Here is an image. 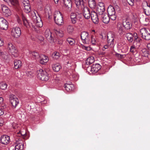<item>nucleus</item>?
Segmentation results:
<instances>
[{"label": "nucleus", "instance_id": "nucleus-40", "mask_svg": "<svg viewBox=\"0 0 150 150\" xmlns=\"http://www.w3.org/2000/svg\"><path fill=\"white\" fill-rule=\"evenodd\" d=\"M144 12L146 15L149 16L150 15V6L147 5L146 9L144 10Z\"/></svg>", "mask_w": 150, "mask_h": 150}, {"label": "nucleus", "instance_id": "nucleus-7", "mask_svg": "<svg viewBox=\"0 0 150 150\" xmlns=\"http://www.w3.org/2000/svg\"><path fill=\"white\" fill-rule=\"evenodd\" d=\"M91 36L88 32L83 31L81 33V38L84 44H87L90 42Z\"/></svg>", "mask_w": 150, "mask_h": 150}, {"label": "nucleus", "instance_id": "nucleus-3", "mask_svg": "<svg viewBox=\"0 0 150 150\" xmlns=\"http://www.w3.org/2000/svg\"><path fill=\"white\" fill-rule=\"evenodd\" d=\"M115 35L112 33H108L107 35V44L105 45L103 50L104 51L105 49L108 48H113L114 46V38Z\"/></svg>", "mask_w": 150, "mask_h": 150}, {"label": "nucleus", "instance_id": "nucleus-10", "mask_svg": "<svg viewBox=\"0 0 150 150\" xmlns=\"http://www.w3.org/2000/svg\"><path fill=\"white\" fill-rule=\"evenodd\" d=\"M96 10L97 13L100 15L105 13L104 4L103 3L99 2L96 6Z\"/></svg>", "mask_w": 150, "mask_h": 150}, {"label": "nucleus", "instance_id": "nucleus-45", "mask_svg": "<svg viewBox=\"0 0 150 150\" xmlns=\"http://www.w3.org/2000/svg\"><path fill=\"white\" fill-rule=\"evenodd\" d=\"M0 88L2 90H5L7 88V84L6 83H2L0 86Z\"/></svg>", "mask_w": 150, "mask_h": 150}, {"label": "nucleus", "instance_id": "nucleus-36", "mask_svg": "<svg viewBox=\"0 0 150 150\" xmlns=\"http://www.w3.org/2000/svg\"><path fill=\"white\" fill-rule=\"evenodd\" d=\"M29 53L31 55L33 56L36 59H39L40 56L39 53L36 52L30 51L29 52Z\"/></svg>", "mask_w": 150, "mask_h": 150}, {"label": "nucleus", "instance_id": "nucleus-19", "mask_svg": "<svg viewBox=\"0 0 150 150\" xmlns=\"http://www.w3.org/2000/svg\"><path fill=\"white\" fill-rule=\"evenodd\" d=\"M64 4L65 7L67 8L68 11H70L72 7L71 2V0H64Z\"/></svg>", "mask_w": 150, "mask_h": 150}, {"label": "nucleus", "instance_id": "nucleus-46", "mask_svg": "<svg viewBox=\"0 0 150 150\" xmlns=\"http://www.w3.org/2000/svg\"><path fill=\"white\" fill-rule=\"evenodd\" d=\"M10 2L12 5H16L18 4V1L17 0H9Z\"/></svg>", "mask_w": 150, "mask_h": 150}, {"label": "nucleus", "instance_id": "nucleus-54", "mask_svg": "<svg viewBox=\"0 0 150 150\" xmlns=\"http://www.w3.org/2000/svg\"><path fill=\"white\" fill-rule=\"evenodd\" d=\"M4 45V41L3 39L0 37V46H1Z\"/></svg>", "mask_w": 150, "mask_h": 150}, {"label": "nucleus", "instance_id": "nucleus-58", "mask_svg": "<svg viewBox=\"0 0 150 150\" xmlns=\"http://www.w3.org/2000/svg\"><path fill=\"white\" fill-rule=\"evenodd\" d=\"M147 47L148 49L150 50V43H149L147 44Z\"/></svg>", "mask_w": 150, "mask_h": 150}, {"label": "nucleus", "instance_id": "nucleus-23", "mask_svg": "<svg viewBox=\"0 0 150 150\" xmlns=\"http://www.w3.org/2000/svg\"><path fill=\"white\" fill-rule=\"evenodd\" d=\"M14 64L15 69H17L21 67L22 63L20 60L16 59L14 61Z\"/></svg>", "mask_w": 150, "mask_h": 150}, {"label": "nucleus", "instance_id": "nucleus-6", "mask_svg": "<svg viewBox=\"0 0 150 150\" xmlns=\"http://www.w3.org/2000/svg\"><path fill=\"white\" fill-rule=\"evenodd\" d=\"M140 34L143 39L146 40H150V31L145 28H142L140 30Z\"/></svg>", "mask_w": 150, "mask_h": 150}, {"label": "nucleus", "instance_id": "nucleus-8", "mask_svg": "<svg viewBox=\"0 0 150 150\" xmlns=\"http://www.w3.org/2000/svg\"><path fill=\"white\" fill-rule=\"evenodd\" d=\"M9 101L14 108H15L19 103V101L17 98L14 95L10 93L9 95Z\"/></svg>", "mask_w": 150, "mask_h": 150}, {"label": "nucleus", "instance_id": "nucleus-24", "mask_svg": "<svg viewBox=\"0 0 150 150\" xmlns=\"http://www.w3.org/2000/svg\"><path fill=\"white\" fill-rule=\"evenodd\" d=\"M64 64L65 67L69 68L74 64V63L72 59H69V58H67V60L65 62Z\"/></svg>", "mask_w": 150, "mask_h": 150}, {"label": "nucleus", "instance_id": "nucleus-1", "mask_svg": "<svg viewBox=\"0 0 150 150\" xmlns=\"http://www.w3.org/2000/svg\"><path fill=\"white\" fill-rule=\"evenodd\" d=\"M76 7L79 9L83 8V14L85 18L88 19L90 18L91 13L89 8L87 7H84L83 5V0H74Z\"/></svg>", "mask_w": 150, "mask_h": 150}, {"label": "nucleus", "instance_id": "nucleus-16", "mask_svg": "<svg viewBox=\"0 0 150 150\" xmlns=\"http://www.w3.org/2000/svg\"><path fill=\"white\" fill-rule=\"evenodd\" d=\"M100 18H101V20L103 22L105 23H108L110 20V17L108 15L104 13L100 15Z\"/></svg>", "mask_w": 150, "mask_h": 150}, {"label": "nucleus", "instance_id": "nucleus-2", "mask_svg": "<svg viewBox=\"0 0 150 150\" xmlns=\"http://www.w3.org/2000/svg\"><path fill=\"white\" fill-rule=\"evenodd\" d=\"M122 25L126 30L130 29L132 27L131 23L128 20L123 21L122 22V24L120 23H118L117 28L118 32L120 35H124L125 33V31Z\"/></svg>", "mask_w": 150, "mask_h": 150}, {"label": "nucleus", "instance_id": "nucleus-31", "mask_svg": "<svg viewBox=\"0 0 150 150\" xmlns=\"http://www.w3.org/2000/svg\"><path fill=\"white\" fill-rule=\"evenodd\" d=\"M125 36L129 42H132L133 40V35L131 33H126Z\"/></svg>", "mask_w": 150, "mask_h": 150}, {"label": "nucleus", "instance_id": "nucleus-37", "mask_svg": "<svg viewBox=\"0 0 150 150\" xmlns=\"http://www.w3.org/2000/svg\"><path fill=\"white\" fill-rule=\"evenodd\" d=\"M23 6L24 7L23 8L25 13H28L30 11L31 9L29 4V5H25Z\"/></svg>", "mask_w": 150, "mask_h": 150}, {"label": "nucleus", "instance_id": "nucleus-34", "mask_svg": "<svg viewBox=\"0 0 150 150\" xmlns=\"http://www.w3.org/2000/svg\"><path fill=\"white\" fill-rule=\"evenodd\" d=\"M91 40L90 42H91L92 45L95 46L98 44L97 39L95 37L91 36Z\"/></svg>", "mask_w": 150, "mask_h": 150}, {"label": "nucleus", "instance_id": "nucleus-29", "mask_svg": "<svg viewBox=\"0 0 150 150\" xmlns=\"http://www.w3.org/2000/svg\"><path fill=\"white\" fill-rule=\"evenodd\" d=\"M94 62V57L93 56L87 58L86 61V64L87 65H89Z\"/></svg>", "mask_w": 150, "mask_h": 150}, {"label": "nucleus", "instance_id": "nucleus-28", "mask_svg": "<svg viewBox=\"0 0 150 150\" xmlns=\"http://www.w3.org/2000/svg\"><path fill=\"white\" fill-rule=\"evenodd\" d=\"M22 18L24 25L27 28L30 26V23L23 14L22 15Z\"/></svg>", "mask_w": 150, "mask_h": 150}, {"label": "nucleus", "instance_id": "nucleus-5", "mask_svg": "<svg viewBox=\"0 0 150 150\" xmlns=\"http://www.w3.org/2000/svg\"><path fill=\"white\" fill-rule=\"evenodd\" d=\"M54 18L55 23L58 25H62L64 24L63 16L59 11H56L54 15Z\"/></svg>", "mask_w": 150, "mask_h": 150}, {"label": "nucleus", "instance_id": "nucleus-55", "mask_svg": "<svg viewBox=\"0 0 150 150\" xmlns=\"http://www.w3.org/2000/svg\"><path fill=\"white\" fill-rule=\"evenodd\" d=\"M72 23L73 24H75L76 22L77 19H71Z\"/></svg>", "mask_w": 150, "mask_h": 150}, {"label": "nucleus", "instance_id": "nucleus-20", "mask_svg": "<svg viewBox=\"0 0 150 150\" xmlns=\"http://www.w3.org/2000/svg\"><path fill=\"white\" fill-rule=\"evenodd\" d=\"M40 57V62L42 64H45L48 61V57L44 55H41Z\"/></svg>", "mask_w": 150, "mask_h": 150}, {"label": "nucleus", "instance_id": "nucleus-48", "mask_svg": "<svg viewBox=\"0 0 150 150\" xmlns=\"http://www.w3.org/2000/svg\"><path fill=\"white\" fill-rule=\"evenodd\" d=\"M14 45L11 43H9L8 44L7 46V48L8 50V51L11 49L12 47L14 48Z\"/></svg>", "mask_w": 150, "mask_h": 150}, {"label": "nucleus", "instance_id": "nucleus-47", "mask_svg": "<svg viewBox=\"0 0 150 150\" xmlns=\"http://www.w3.org/2000/svg\"><path fill=\"white\" fill-rule=\"evenodd\" d=\"M136 50V48L134 45H132L130 48V52L134 53Z\"/></svg>", "mask_w": 150, "mask_h": 150}, {"label": "nucleus", "instance_id": "nucleus-38", "mask_svg": "<svg viewBox=\"0 0 150 150\" xmlns=\"http://www.w3.org/2000/svg\"><path fill=\"white\" fill-rule=\"evenodd\" d=\"M133 35V37H134L135 38V39L134 40V43H135L136 42H138L139 45H140L139 42L140 40H141V39H140L139 38H138V37L137 36V34L136 33H134Z\"/></svg>", "mask_w": 150, "mask_h": 150}, {"label": "nucleus", "instance_id": "nucleus-21", "mask_svg": "<svg viewBox=\"0 0 150 150\" xmlns=\"http://www.w3.org/2000/svg\"><path fill=\"white\" fill-rule=\"evenodd\" d=\"M8 51L9 52L11 53L14 57H18L19 54L18 51L14 45V48L13 47H12Z\"/></svg>", "mask_w": 150, "mask_h": 150}, {"label": "nucleus", "instance_id": "nucleus-30", "mask_svg": "<svg viewBox=\"0 0 150 150\" xmlns=\"http://www.w3.org/2000/svg\"><path fill=\"white\" fill-rule=\"evenodd\" d=\"M8 22L6 20L5 21L3 22L1 24H0V28L3 30H6L8 28Z\"/></svg>", "mask_w": 150, "mask_h": 150}, {"label": "nucleus", "instance_id": "nucleus-41", "mask_svg": "<svg viewBox=\"0 0 150 150\" xmlns=\"http://www.w3.org/2000/svg\"><path fill=\"white\" fill-rule=\"evenodd\" d=\"M38 39L40 41V42L41 45H43L45 43L44 41V37L42 36H38Z\"/></svg>", "mask_w": 150, "mask_h": 150}, {"label": "nucleus", "instance_id": "nucleus-42", "mask_svg": "<svg viewBox=\"0 0 150 150\" xmlns=\"http://www.w3.org/2000/svg\"><path fill=\"white\" fill-rule=\"evenodd\" d=\"M120 49L122 50V51L124 52H126L128 50L129 48L127 45L125 44L124 45L123 47H122L121 46L119 47Z\"/></svg>", "mask_w": 150, "mask_h": 150}, {"label": "nucleus", "instance_id": "nucleus-25", "mask_svg": "<svg viewBox=\"0 0 150 150\" xmlns=\"http://www.w3.org/2000/svg\"><path fill=\"white\" fill-rule=\"evenodd\" d=\"M65 90L67 91H72L74 88V86L71 84L65 83L64 86Z\"/></svg>", "mask_w": 150, "mask_h": 150}, {"label": "nucleus", "instance_id": "nucleus-22", "mask_svg": "<svg viewBox=\"0 0 150 150\" xmlns=\"http://www.w3.org/2000/svg\"><path fill=\"white\" fill-rule=\"evenodd\" d=\"M53 70L55 72L59 71L61 68V67L59 63L53 64L52 65Z\"/></svg>", "mask_w": 150, "mask_h": 150}, {"label": "nucleus", "instance_id": "nucleus-33", "mask_svg": "<svg viewBox=\"0 0 150 150\" xmlns=\"http://www.w3.org/2000/svg\"><path fill=\"white\" fill-rule=\"evenodd\" d=\"M79 77V76L78 74L74 71L72 72V74L70 75V78H72L74 80H77L78 79Z\"/></svg>", "mask_w": 150, "mask_h": 150}, {"label": "nucleus", "instance_id": "nucleus-15", "mask_svg": "<svg viewBox=\"0 0 150 150\" xmlns=\"http://www.w3.org/2000/svg\"><path fill=\"white\" fill-rule=\"evenodd\" d=\"M45 35L46 38L49 41L51 42L53 41V38L49 29H47L45 30Z\"/></svg>", "mask_w": 150, "mask_h": 150}, {"label": "nucleus", "instance_id": "nucleus-13", "mask_svg": "<svg viewBox=\"0 0 150 150\" xmlns=\"http://www.w3.org/2000/svg\"><path fill=\"white\" fill-rule=\"evenodd\" d=\"M10 138L9 136L6 135L1 136L0 138L1 143L4 145H7L10 142Z\"/></svg>", "mask_w": 150, "mask_h": 150}, {"label": "nucleus", "instance_id": "nucleus-43", "mask_svg": "<svg viewBox=\"0 0 150 150\" xmlns=\"http://www.w3.org/2000/svg\"><path fill=\"white\" fill-rule=\"evenodd\" d=\"M74 30L73 27L71 25H69L67 27V30L69 33H72Z\"/></svg>", "mask_w": 150, "mask_h": 150}, {"label": "nucleus", "instance_id": "nucleus-64", "mask_svg": "<svg viewBox=\"0 0 150 150\" xmlns=\"http://www.w3.org/2000/svg\"><path fill=\"white\" fill-rule=\"evenodd\" d=\"M77 17H73V18H71V19H77Z\"/></svg>", "mask_w": 150, "mask_h": 150}, {"label": "nucleus", "instance_id": "nucleus-11", "mask_svg": "<svg viewBox=\"0 0 150 150\" xmlns=\"http://www.w3.org/2000/svg\"><path fill=\"white\" fill-rule=\"evenodd\" d=\"M16 145L14 147V150H22L24 147V145L23 141L21 138L16 139Z\"/></svg>", "mask_w": 150, "mask_h": 150}, {"label": "nucleus", "instance_id": "nucleus-27", "mask_svg": "<svg viewBox=\"0 0 150 150\" xmlns=\"http://www.w3.org/2000/svg\"><path fill=\"white\" fill-rule=\"evenodd\" d=\"M108 15H112L115 14L114 8L111 6H109L108 8Z\"/></svg>", "mask_w": 150, "mask_h": 150}, {"label": "nucleus", "instance_id": "nucleus-14", "mask_svg": "<svg viewBox=\"0 0 150 150\" xmlns=\"http://www.w3.org/2000/svg\"><path fill=\"white\" fill-rule=\"evenodd\" d=\"M91 17L93 22L95 23L98 22V18L97 13L94 11H92L91 13Z\"/></svg>", "mask_w": 150, "mask_h": 150}, {"label": "nucleus", "instance_id": "nucleus-26", "mask_svg": "<svg viewBox=\"0 0 150 150\" xmlns=\"http://www.w3.org/2000/svg\"><path fill=\"white\" fill-rule=\"evenodd\" d=\"M54 32L58 37H62L63 36V31L60 29H55L54 30Z\"/></svg>", "mask_w": 150, "mask_h": 150}, {"label": "nucleus", "instance_id": "nucleus-50", "mask_svg": "<svg viewBox=\"0 0 150 150\" xmlns=\"http://www.w3.org/2000/svg\"><path fill=\"white\" fill-rule=\"evenodd\" d=\"M77 13H74V12H72L71 13L70 15V18H73L74 17H77Z\"/></svg>", "mask_w": 150, "mask_h": 150}, {"label": "nucleus", "instance_id": "nucleus-53", "mask_svg": "<svg viewBox=\"0 0 150 150\" xmlns=\"http://www.w3.org/2000/svg\"><path fill=\"white\" fill-rule=\"evenodd\" d=\"M5 21V19L2 17H0V24H1L3 22Z\"/></svg>", "mask_w": 150, "mask_h": 150}, {"label": "nucleus", "instance_id": "nucleus-51", "mask_svg": "<svg viewBox=\"0 0 150 150\" xmlns=\"http://www.w3.org/2000/svg\"><path fill=\"white\" fill-rule=\"evenodd\" d=\"M82 48H83V49L87 51H89L90 50V47H89L85 46L84 45H82Z\"/></svg>", "mask_w": 150, "mask_h": 150}, {"label": "nucleus", "instance_id": "nucleus-32", "mask_svg": "<svg viewBox=\"0 0 150 150\" xmlns=\"http://www.w3.org/2000/svg\"><path fill=\"white\" fill-rule=\"evenodd\" d=\"M88 4L90 7L92 8H94L96 6L94 0H88Z\"/></svg>", "mask_w": 150, "mask_h": 150}, {"label": "nucleus", "instance_id": "nucleus-18", "mask_svg": "<svg viewBox=\"0 0 150 150\" xmlns=\"http://www.w3.org/2000/svg\"><path fill=\"white\" fill-rule=\"evenodd\" d=\"M101 68L100 65L98 64L93 65L91 68V71L93 73L97 72Z\"/></svg>", "mask_w": 150, "mask_h": 150}, {"label": "nucleus", "instance_id": "nucleus-60", "mask_svg": "<svg viewBox=\"0 0 150 150\" xmlns=\"http://www.w3.org/2000/svg\"><path fill=\"white\" fill-rule=\"evenodd\" d=\"M4 53L0 50V56H1Z\"/></svg>", "mask_w": 150, "mask_h": 150}, {"label": "nucleus", "instance_id": "nucleus-49", "mask_svg": "<svg viewBox=\"0 0 150 150\" xmlns=\"http://www.w3.org/2000/svg\"><path fill=\"white\" fill-rule=\"evenodd\" d=\"M108 16L110 17V19L113 21L115 20L116 19V16L115 14Z\"/></svg>", "mask_w": 150, "mask_h": 150}, {"label": "nucleus", "instance_id": "nucleus-4", "mask_svg": "<svg viewBox=\"0 0 150 150\" xmlns=\"http://www.w3.org/2000/svg\"><path fill=\"white\" fill-rule=\"evenodd\" d=\"M36 74L38 79L42 81H47L49 79V74L46 71L42 69L37 70Z\"/></svg>", "mask_w": 150, "mask_h": 150}, {"label": "nucleus", "instance_id": "nucleus-35", "mask_svg": "<svg viewBox=\"0 0 150 150\" xmlns=\"http://www.w3.org/2000/svg\"><path fill=\"white\" fill-rule=\"evenodd\" d=\"M67 41L69 44L71 46L74 45L76 43L75 40L74 38H67Z\"/></svg>", "mask_w": 150, "mask_h": 150}, {"label": "nucleus", "instance_id": "nucleus-17", "mask_svg": "<svg viewBox=\"0 0 150 150\" xmlns=\"http://www.w3.org/2000/svg\"><path fill=\"white\" fill-rule=\"evenodd\" d=\"M1 7L2 11L5 13V15L6 16H7L11 15L10 11L6 6L4 4H2L1 5Z\"/></svg>", "mask_w": 150, "mask_h": 150}, {"label": "nucleus", "instance_id": "nucleus-9", "mask_svg": "<svg viewBox=\"0 0 150 150\" xmlns=\"http://www.w3.org/2000/svg\"><path fill=\"white\" fill-rule=\"evenodd\" d=\"M11 32V35L16 38L19 37L21 34V31L20 28L17 27L12 28Z\"/></svg>", "mask_w": 150, "mask_h": 150}, {"label": "nucleus", "instance_id": "nucleus-57", "mask_svg": "<svg viewBox=\"0 0 150 150\" xmlns=\"http://www.w3.org/2000/svg\"><path fill=\"white\" fill-rule=\"evenodd\" d=\"M3 98L1 97H0V104L3 102Z\"/></svg>", "mask_w": 150, "mask_h": 150}, {"label": "nucleus", "instance_id": "nucleus-61", "mask_svg": "<svg viewBox=\"0 0 150 150\" xmlns=\"http://www.w3.org/2000/svg\"><path fill=\"white\" fill-rule=\"evenodd\" d=\"M54 2L56 4L58 3L59 0H54Z\"/></svg>", "mask_w": 150, "mask_h": 150}, {"label": "nucleus", "instance_id": "nucleus-44", "mask_svg": "<svg viewBox=\"0 0 150 150\" xmlns=\"http://www.w3.org/2000/svg\"><path fill=\"white\" fill-rule=\"evenodd\" d=\"M21 1L22 3V6L25 5H29V1L28 0H21Z\"/></svg>", "mask_w": 150, "mask_h": 150}, {"label": "nucleus", "instance_id": "nucleus-39", "mask_svg": "<svg viewBox=\"0 0 150 150\" xmlns=\"http://www.w3.org/2000/svg\"><path fill=\"white\" fill-rule=\"evenodd\" d=\"M52 57L54 59H57L60 57V54L59 52H55L52 54Z\"/></svg>", "mask_w": 150, "mask_h": 150}, {"label": "nucleus", "instance_id": "nucleus-62", "mask_svg": "<svg viewBox=\"0 0 150 150\" xmlns=\"http://www.w3.org/2000/svg\"><path fill=\"white\" fill-rule=\"evenodd\" d=\"M116 55L118 57H121L122 56V55L118 53L116 54Z\"/></svg>", "mask_w": 150, "mask_h": 150}, {"label": "nucleus", "instance_id": "nucleus-59", "mask_svg": "<svg viewBox=\"0 0 150 150\" xmlns=\"http://www.w3.org/2000/svg\"><path fill=\"white\" fill-rule=\"evenodd\" d=\"M41 102L42 103H47V101H45V100H44L43 101H41Z\"/></svg>", "mask_w": 150, "mask_h": 150}, {"label": "nucleus", "instance_id": "nucleus-56", "mask_svg": "<svg viewBox=\"0 0 150 150\" xmlns=\"http://www.w3.org/2000/svg\"><path fill=\"white\" fill-rule=\"evenodd\" d=\"M4 112L2 109H0V115H1L4 114Z\"/></svg>", "mask_w": 150, "mask_h": 150}, {"label": "nucleus", "instance_id": "nucleus-63", "mask_svg": "<svg viewBox=\"0 0 150 150\" xmlns=\"http://www.w3.org/2000/svg\"><path fill=\"white\" fill-rule=\"evenodd\" d=\"M17 21L19 23H20L21 22V20L19 19V18H17Z\"/></svg>", "mask_w": 150, "mask_h": 150}, {"label": "nucleus", "instance_id": "nucleus-12", "mask_svg": "<svg viewBox=\"0 0 150 150\" xmlns=\"http://www.w3.org/2000/svg\"><path fill=\"white\" fill-rule=\"evenodd\" d=\"M33 20L36 26L38 27H41L42 26L43 23L39 16L38 17H37L36 15L33 16Z\"/></svg>", "mask_w": 150, "mask_h": 150}, {"label": "nucleus", "instance_id": "nucleus-52", "mask_svg": "<svg viewBox=\"0 0 150 150\" xmlns=\"http://www.w3.org/2000/svg\"><path fill=\"white\" fill-rule=\"evenodd\" d=\"M127 2L131 6H132L134 5V3L133 2V0H127Z\"/></svg>", "mask_w": 150, "mask_h": 150}]
</instances>
